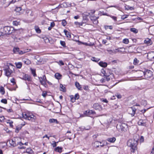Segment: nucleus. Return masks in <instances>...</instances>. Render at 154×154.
<instances>
[{"label":"nucleus","instance_id":"6e6d98bb","mask_svg":"<svg viewBox=\"0 0 154 154\" xmlns=\"http://www.w3.org/2000/svg\"><path fill=\"white\" fill-rule=\"evenodd\" d=\"M116 96L119 99H120V98H121L122 97L121 95L120 94H116Z\"/></svg>","mask_w":154,"mask_h":154},{"label":"nucleus","instance_id":"f704fd0d","mask_svg":"<svg viewBox=\"0 0 154 154\" xmlns=\"http://www.w3.org/2000/svg\"><path fill=\"white\" fill-rule=\"evenodd\" d=\"M74 24L76 26H82L83 25V23H82V22H74Z\"/></svg>","mask_w":154,"mask_h":154},{"label":"nucleus","instance_id":"5fc2aeb1","mask_svg":"<svg viewBox=\"0 0 154 154\" xmlns=\"http://www.w3.org/2000/svg\"><path fill=\"white\" fill-rule=\"evenodd\" d=\"M110 17L112 18L115 21L117 20V17L115 16H110Z\"/></svg>","mask_w":154,"mask_h":154},{"label":"nucleus","instance_id":"864d4df0","mask_svg":"<svg viewBox=\"0 0 154 154\" xmlns=\"http://www.w3.org/2000/svg\"><path fill=\"white\" fill-rule=\"evenodd\" d=\"M101 72L102 73L104 74V75H105L106 73H107L106 72V71H105L103 69H102L101 70Z\"/></svg>","mask_w":154,"mask_h":154},{"label":"nucleus","instance_id":"ea45409f","mask_svg":"<svg viewBox=\"0 0 154 154\" xmlns=\"http://www.w3.org/2000/svg\"><path fill=\"white\" fill-rule=\"evenodd\" d=\"M122 42L125 44H128L129 42V40L128 38H125L122 41Z\"/></svg>","mask_w":154,"mask_h":154},{"label":"nucleus","instance_id":"f8f14e48","mask_svg":"<svg viewBox=\"0 0 154 154\" xmlns=\"http://www.w3.org/2000/svg\"><path fill=\"white\" fill-rule=\"evenodd\" d=\"M98 17H97L94 16H92L90 17V18L91 20L93 22L94 24H97L98 23V21L97 19Z\"/></svg>","mask_w":154,"mask_h":154},{"label":"nucleus","instance_id":"3c124183","mask_svg":"<svg viewBox=\"0 0 154 154\" xmlns=\"http://www.w3.org/2000/svg\"><path fill=\"white\" fill-rule=\"evenodd\" d=\"M127 10H134V8L132 7H130L129 6H127Z\"/></svg>","mask_w":154,"mask_h":154},{"label":"nucleus","instance_id":"bb28decb","mask_svg":"<svg viewBox=\"0 0 154 154\" xmlns=\"http://www.w3.org/2000/svg\"><path fill=\"white\" fill-rule=\"evenodd\" d=\"M62 148L59 146L57 147L55 149V150L57 152L61 153L62 152Z\"/></svg>","mask_w":154,"mask_h":154},{"label":"nucleus","instance_id":"f3484780","mask_svg":"<svg viewBox=\"0 0 154 154\" xmlns=\"http://www.w3.org/2000/svg\"><path fill=\"white\" fill-rule=\"evenodd\" d=\"M107 140L111 143H114L116 140V138L115 137L108 138L107 139Z\"/></svg>","mask_w":154,"mask_h":154},{"label":"nucleus","instance_id":"c03bdc74","mask_svg":"<svg viewBox=\"0 0 154 154\" xmlns=\"http://www.w3.org/2000/svg\"><path fill=\"white\" fill-rule=\"evenodd\" d=\"M31 71L32 74L35 77L36 76V75L35 73V69H31Z\"/></svg>","mask_w":154,"mask_h":154},{"label":"nucleus","instance_id":"72a5a7b5","mask_svg":"<svg viewBox=\"0 0 154 154\" xmlns=\"http://www.w3.org/2000/svg\"><path fill=\"white\" fill-rule=\"evenodd\" d=\"M0 92L3 95L5 94V89L2 86H0Z\"/></svg>","mask_w":154,"mask_h":154},{"label":"nucleus","instance_id":"f257e3e1","mask_svg":"<svg viewBox=\"0 0 154 154\" xmlns=\"http://www.w3.org/2000/svg\"><path fill=\"white\" fill-rule=\"evenodd\" d=\"M22 117L24 119L32 122L35 121L36 119V117L31 113H23Z\"/></svg>","mask_w":154,"mask_h":154},{"label":"nucleus","instance_id":"8fccbe9b","mask_svg":"<svg viewBox=\"0 0 154 154\" xmlns=\"http://www.w3.org/2000/svg\"><path fill=\"white\" fill-rule=\"evenodd\" d=\"M75 100H77L79 98V95L78 94H75L74 97Z\"/></svg>","mask_w":154,"mask_h":154},{"label":"nucleus","instance_id":"a18cd8bd","mask_svg":"<svg viewBox=\"0 0 154 154\" xmlns=\"http://www.w3.org/2000/svg\"><path fill=\"white\" fill-rule=\"evenodd\" d=\"M66 22L65 20H62V25L63 26H65L66 24Z\"/></svg>","mask_w":154,"mask_h":154},{"label":"nucleus","instance_id":"473e14b6","mask_svg":"<svg viewBox=\"0 0 154 154\" xmlns=\"http://www.w3.org/2000/svg\"><path fill=\"white\" fill-rule=\"evenodd\" d=\"M130 31L135 34L137 33L138 32V30L135 28H131Z\"/></svg>","mask_w":154,"mask_h":154},{"label":"nucleus","instance_id":"13d9d810","mask_svg":"<svg viewBox=\"0 0 154 154\" xmlns=\"http://www.w3.org/2000/svg\"><path fill=\"white\" fill-rule=\"evenodd\" d=\"M60 87L62 88V90H61L62 91H64V90L65 89V87L63 86V85H60Z\"/></svg>","mask_w":154,"mask_h":154},{"label":"nucleus","instance_id":"58836bf2","mask_svg":"<svg viewBox=\"0 0 154 154\" xmlns=\"http://www.w3.org/2000/svg\"><path fill=\"white\" fill-rule=\"evenodd\" d=\"M91 60L97 62L100 60V59L94 57H93L91 58Z\"/></svg>","mask_w":154,"mask_h":154},{"label":"nucleus","instance_id":"09e8293b","mask_svg":"<svg viewBox=\"0 0 154 154\" xmlns=\"http://www.w3.org/2000/svg\"><path fill=\"white\" fill-rule=\"evenodd\" d=\"M1 102L2 103H5V104H7V100L6 99H2L1 100Z\"/></svg>","mask_w":154,"mask_h":154},{"label":"nucleus","instance_id":"e2e57ef3","mask_svg":"<svg viewBox=\"0 0 154 154\" xmlns=\"http://www.w3.org/2000/svg\"><path fill=\"white\" fill-rule=\"evenodd\" d=\"M90 126H88L86 128L85 127H84L83 128V129H85L86 130H89L90 129Z\"/></svg>","mask_w":154,"mask_h":154},{"label":"nucleus","instance_id":"f03ea898","mask_svg":"<svg viewBox=\"0 0 154 154\" xmlns=\"http://www.w3.org/2000/svg\"><path fill=\"white\" fill-rule=\"evenodd\" d=\"M116 128L119 131L125 132L127 131L128 127L125 123H120L117 125Z\"/></svg>","mask_w":154,"mask_h":154},{"label":"nucleus","instance_id":"6ab92c4d","mask_svg":"<svg viewBox=\"0 0 154 154\" xmlns=\"http://www.w3.org/2000/svg\"><path fill=\"white\" fill-rule=\"evenodd\" d=\"M75 85L79 90H82V87H81V85L78 82H75Z\"/></svg>","mask_w":154,"mask_h":154},{"label":"nucleus","instance_id":"9d476101","mask_svg":"<svg viewBox=\"0 0 154 154\" xmlns=\"http://www.w3.org/2000/svg\"><path fill=\"white\" fill-rule=\"evenodd\" d=\"M136 109L134 107H131L128 109L129 113L132 116H134L135 114Z\"/></svg>","mask_w":154,"mask_h":154},{"label":"nucleus","instance_id":"c9c22d12","mask_svg":"<svg viewBox=\"0 0 154 154\" xmlns=\"http://www.w3.org/2000/svg\"><path fill=\"white\" fill-rule=\"evenodd\" d=\"M7 145V144L5 142H2L0 143V147L2 148H4Z\"/></svg>","mask_w":154,"mask_h":154},{"label":"nucleus","instance_id":"603ef678","mask_svg":"<svg viewBox=\"0 0 154 154\" xmlns=\"http://www.w3.org/2000/svg\"><path fill=\"white\" fill-rule=\"evenodd\" d=\"M128 16V15H124L122 16L121 19H124L125 18H127Z\"/></svg>","mask_w":154,"mask_h":154},{"label":"nucleus","instance_id":"4d7b16f0","mask_svg":"<svg viewBox=\"0 0 154 154\" xmlns=\"http://www.w3.org/2000/svg\"><path fill=\"white\" fill-rule=\"evenodd\" d=\"M53 143H52V145L53 146V147H55L57 145H56V142L55 141H53Z\"/></svg>","mask_w":154,"mask_h":154},{"label":"nucleus","instance_id":"338daca9","mask_svg":"<svg viewBox=\"0 0 154 154\" xmlns=\"http://www.w3.org/2000/svg\"><path fill=\"white\" fill-rule=\"evenodd\" d=\"M55 26V23L54 22H51V23L50 26L52 27H54Z\"/></svg>","mask_w":154,"mask_h":154},{"label":"nucleus","instance_id":"052dcab7","mask_svg":"<svg viewBox=\"0 0 154 154\" xmlns=\"http://www.w3.org/2000/svg\"><path fill=\"white\" fill-rule=\"evenodd\" d=\"M105 82V79L104 78H103L100 80V82L101 83H103Z\"/></svg>","mask_w":154,"mask_h":154},{"label":"nucleus","instance_id":"49530a36","mask_svg":"<svg viewBox=\"0 0 154 154\" xmlns=\"http://www.w3.org/2000/svg\"><path fill=\"white\" fill-rule=\"evenodd\" d=\"M105 28L106 29H112V26H105Z\"/></svg>","mask_w":154,"mask_h":154},{"label":"nucleus","instance_id":"7c9ffc66","mask_svg":"<svg viewBox=\"0 0 154 154\" xmlns=\"http://www.w3.org/2000/svg\"><path fill=\"white\" fill-rule=\"evenodd\" d=\"M49 122L50 123H55L56 124H58V122L56 119H50Z\"/></svg>","mask_w":154,"mask_h":154},{"label":"nucleus","instance_id":"dca6fc26","mask_svg":"<svg viewBox=\"0 0 154 154\" xmlns=\"http://www.w3.org/2000/svg\"><path fill=\"white\" fill-rule=\"evenodd\" d=\"M149 59L154 60V52L152 51L151 52L148 53L147 55Z\"/></svg>","mask_w":154,"mask_h":154},{"label":"nucleus","instance_id":"ddd939ff","mask_svg":"<svg viewBox=\"0 0 154 154\" xmlns=\"http://www.w3.org/2000/svg\"><path fill=\"white\" fill-rule=\"evenodd\" d=\"M23 74L24 75L23 76V78L22 79H23L27 80L29 81H31V79L30 76L27 74H24L23 73Z\"/></svg>","mask_w":154,"mask_h":154},{"label":"nucleus","instance_id":"cd10ccee","mask_svg":"<svg viewBox=\"0 0 154 154\" xmlns=\"http://www.w3.org/2000/svg\"><path fill=\"white\" fill-rule=\"evenodd\" d=\"M25 124L23 125L22 124V126H17L16 127L15 129V132L16 133H18L19 131L21 129L22 126L25 125Z\"/></svg>","mask_w":154,"mask_h":154},{"label":"nucleus","instance_id":"774afa93","mask_svg":"<svg viewBox=\"0 0 154 154\" xmlns=\"http://www.w3.org/2000/svg\"><path fill=\"white\" fill-rule=\"evenodd\" d=\"M154 152V146L152 147L150 154H153Z\"/></svg>","mask_w":154,"mask_h":154},{"label":"nucleus","instance_id":"37998d69","mask_svg":"<svg viewBox=\"0 0 154 154\" xmlns=\"http://www.w3.org/2000/svg\"><path fill=\"white\" fill-rule=\"evenodd\" d=\"M60 44L61 45L63 46L64 47H66V43L65 42L60 41Z\"/></svg>","mask_w":154,"mask_h":154},{"label":"nucleus","instance_id":"2eb2a0df","mask_svg":"<svg viewBox=\"0 0 154 154\" xmlns=\"http://www.w3.org/2000/svg\"><path fill=\"white\" fill-rule=\"evenodd\" d=\"M89 14V13H88V14L87 15H83V20L82 21V23L83 24L85 23L88 20V15Z\"/></svg>","mask_w":154,"mask_h":154},{"label":"nucleus","instance_id":"412c9836","mask_svg":"<svg viewBox=\"0 0 154 154\" xmlns=\"http://www.w3.org/2000/svg\"><path fill=\"white\" fill-rule=\"evenodd\" d=\"M26 14L28 16H32L33 14H32V11L30 10H27L26 11Z\"/></svg>","mask_w":154,"mask_h":154},{"label":"nucleus","instance_id":"aec40b11","mask_svg":"<svg viewBox=\"0 0 154 154\" xmlns=\"http://www.w3.org/2000/svg\"><path fill=\"white\" fill-rule=\"evenodd\" d=\"M144 42L148 45H150L152 44L151 40L150 39L147 38L144 41Z\"/></svg>","mask_w":154,"mask_h":154},{"label":"nucleus","instance_id":"a878e982","mask_svg":"<svg viewBox=\"0 0 154 154\" xmlns=\"http://www.w3.org/2000/svg\"><path fill=\"white\" fill-rule=\"evenodd\" d=\"M138 77H142L143 76H144V71H140L138 72Z\"/></svg>","mask_w":154,"mask_h":154},{"label":"nucleus","instance_id":"5701e85b","mask_svg":"<svg viewBox=\"0 0 154 154\" xmlns=\"http://www.w3.org/2000/svg\"><path fill=\"white\" fill-rule=\"evenodd\" d=\"M15 64L17 67L19 69L21 68L22 65V63L20 62L15 63Z\"/></svg>","mask_w":154,"mask_h":154},{"label":"nucleus","instance_id":"4468645a","mask_svg":"<svg viewBox=\"0 0 154 154\" xmlns=\"http://www.w3.org/2000/svg\"><path fill=\"white\" fill-rule=\"evenodd\" d=\"M96 113L93 110H88L85 111L84 114L85 115H88L91 114H95Z\"/></svg>","mask_w":154,"mask_h":154},{"label":"nucleus","instance_id":"bf43d9fd","mask_svg":"<svg viewBox=\"0 0 154 154\" xmlns=\"http://www.w3.org/2000/svg\"><path fill=\"white\" fill-rule=\"evenodd\" d=\"M141 103L142 104H143L144 105H146L147 104V102L146 101H145V100H142V101H141Z\"/></svg>","mask_w":154,"mask_h":154},{"label":"nucleus","instance_id":"de8ad7c7","mask_svg":"<svg viewBox=\"0 0 154 154\" xmlns=\"http://www.w3.org/2000/svg\"><path fill=\"white\" fill-rule=\"evenodd\" d=\"M83 88L85 91H88L89 90L88 87V85H84Z\"/></svg>","mask_w":154,"mask_h":154},{"label":"nucleus","instance_id":"69168bd1","mask_svg":"<svg viewBox=\"0 0 154 154\" xmlns=\"http://www.w3.org/2000/svg\"><path fill=\"white\" fill-rule=\"evenodd\" d=\"M47 95V93L45 92H43L42 95L44 97H46V95Z\"/></svg>","mask_w":154,"mask_h":154},{"label":"nucleus","instance_id":"4be33fe9","mask_svg":"<svg viewBox=\"0 0 154 154\" xmlns=\"http://www.w3.org/2000/svg\"><path fill=\"white\" fill-rule=\"evenodd\" d=\"M64 32L67 38H71V35L69 32L65 30H64Z\"/></svg>","mask_w":154,"mask_h":154},{"label":"nucleus","instance_id":"e433bc0d","mask_svg":"<svg viewBox=\"0 0 154 154\" xmlns=\"http://www.w3.org/2000/svg\"><path fill=\"white\" fill-rule=\"evenodd\" d=\"M19 51V48H14L13 51L15 53L18 54Z\"/></svg>","mask_w":154,"mask_h":154},{"label":"nucleus","instance_id":"9b49d317","mask_svg":"<svg viewBox=\"0 0 154 154\" xmlns=\"http://www.w3.org/2000/svg\"><path fill=\"white\" fill-rule=\"evenodd\" d=\"M104 76L106 77V80L107 81H109L111 79H112L113 77V74L112 73H110V75H108V73H106L104 75Z\"/></svg>","mask_w":154,"mask_h":154},{"label":"nucleus","instance_id":"b1692460","mask_svg":"<svg viewBox=\"0 0 154 154\" xmlns=\"http://www.w3.org/2000/svg\"><path fill=\"white\" fill-rule=\"evenodd\" d=\"M26 152L29 154H33V152L30 148H27L26 150Z\"/></svg>","mask_w":154,"mask_h":154},{"label":"nucleus","instance_id":"1a4fd4ad","mask_svg":"<svg viewBox=\"0 0 154 154\" xmlns=\"http://www.w3.org/2000/svg\"><path fill=\"white\" fill-rule=\"evenodd\" d=\"M17 139V138H14L9 140V143L13 147L17 145V144L16 142V139Z\"/></svg>","mask_w":154,"mask_h":154},{"label":"nucleus","instance_id":"6e6552de","mask_svg":"<svg viewBox=\"0 0 154 154\" xmlns=\"http://www.w3.org/2000/svg\"><path fill=\"white\" fill-rule=\"evenodd\" d=\"M5 71V75L7 76H9L12 73L13 71L8 67V68H5L4 69Z\"/></svg>","mask_w":154,"mask_h":154},{"label":"nucleus","instance_id":"7ed1b4c3","mask_svg":"<svg viewBox=\"0 0 154 154\" xmlns=\"http://www.w3.org/2000/svg\"><path fill=\"white\" fill-rule=\"evenodd\" d=\"M127 144L128 146L131 148L136 146L137 144V141L134 139H130L128 140Z\"/></svg>","mask_w":154,"mask_h":154},{"label":"nucleus","instance_id":"a211bd4d","mask_svg":"<svg viewBox=\"0 0 154 154\" xmlns=\"http://www.w3.org/2000/svg\"><path fill=\"white\" fill-rule=\"evenodd\" d=\"M99 65L103 67H106L107 66V63L102 61L100 62L99 63Z\"/></svg>","mask_w":154,"mask_h":154},{"label":"nucleus","instance_id":"0e129e2a","mask_svg":"<svg viewBox=\"0 0 154 154\" xmlns=\"http://www.w3.org/2000/svg\"><path fill=\"white\" fill-rule=\"evenodd\" d=\"M13 25L17 26L18 24V23L17 21H15L13 22Z\"/></svg>","mask_w":154,"mask_h":154},{"label":"nucleus","instance_id":"39448f33","mask_svg":"<svg viewBox=\"0 0 154 154\" xmlns=\"http://www.w3.org/2000/svg\"><path fill=\"white\" fill-rule=\"evenodd\" d=\"M152 76V72L149 70H146L144 71V77L146 79L150 78Z\"/></svg>","mask_w":154,"mask_h":154},{"label":"nucleus","instance_id":"0eeeda50","mask_svg":"<svg viewBox=\"0 0 154 154\" xmlns=\"http://www.w3.org/2000/svg\"><path fill=\"white\" fill-rule=\"evenodd\" d=\"M92 107L96 110L100 111L102 109L101 106L97 103H94L93 104Z\"/></svg>","mask_w":154,"mask_h":154},{"label":"nucleus","instance_id":"4c0bfd02","mask_svg":"<svg viewBox=\"0 0 154 154\" xmlns=\"http://www.w3.org/2000/svg\"><path fill=\"white\" fill-rule=\"evenodd\" d=\"M131 153H132V152L134 153V152H135L136 150H137V147L136 146L131 148Z\"/></svg>","mask_w":154,"mask_h":154},{"label":"nucleus","instance_id":"423d86ee","mask_svg":"<svg viewBox=\"0 0 154 154\" xmlns=\"http://www.w3.org/2000/svg\"><path fill=\"white\" fill-rule=\"evenodd\" d=\"M38 78L41 84L45 86L46 84V82L47 81L45 75H44L42 77H39Z\"/></svg>","mask_w":154,"mask_h":154},{"label":"nucleus","instance_id":"2f4dec72","mask_svg":"<svg viewBox=\"0 0 154 154\" xmlns=\"http://www.w3.org/2000/svg\"><path fill=\"white\" fill-rule=\"evenodd\" d=\"M61 75L59 73H57L55 74V77L57 79H60Z\"/></svg>","mask_w":154,"mask_h":154},{"label":"nucleus","instance_id":"393cba45","mask_svg":"<svg viewBox=\"0 0 154 154\" xmlns=\"http://www.w3.org/2000/svg\"><path fill=\"white\" fill-rule=\"evenodd\" d=\"M138 125L140 126H145L146 125L145 123L143 122V121L142 120H140L138 122Z\"/></svg>","mask_w":154,"mask_h":154},{"label":"nucleus","instance_id":"c756f323","mask_svg":"<svg viewBox=\"0 0 154 154\" xmlns=\"http://www.w3.org/2000/svg\"><path fill=\"white\" fill-rule=\"evenodd\" d=\"M35 29L36 32L37 33H40L41 32V30L40 29L39 27L38 26H35Z\"/></svg>","mask_w":154,"mask_h":154},{"label":"nucleus","instance_id":"680f3d73","mask_svg":"<svg viewBox=\"0 0 154 154\" xmlns=\"http://www.w3.org/2000/svg\"><path fill=\"white\" fill-rule=\"evenodd\" d=\"M11 83H13L14 84H15V79L14 78H12L11 80Z\"/></svg>","mask_w":154,"mask_h":154},{"label":"nucleus","instance_id":"79ce46f5","mask_svg":"<svg viewBox=\"0 0 154 154\" xmlns=\"http://www.w3.org/2000/svg\"><path fill=\"white\" fill-rule=\"evenodd\" d=\"M22 10L21 8L20 7H17L15 9V11L17 12H19Z\"/></svg>","mask_w":154,"mask_h":154},{"label":"nucleus","instance_id":"c85d7f7f","mask_svg":"<svg viewBox=\"0 0 154 154\" xmlns=\"http://www.w3.org/2000/svg\"><path fill=\"white\" fill-rule=\"evenodd\" d=\"M23 61L25 64L27 65H29L31 63L30 61L27 59H23Z\"/></svg>","mask_w":154,"mask_h":154},{"label":"nucleus","instance_id":"a19ab883","mask_svg":"<svg viewBox=\"0 0 154 154\" xmlns=\"http://www.w3.org/2000/svg\"><path fill=\"white\" fill-rule=\"evenodd\" d=\"M139 61L137 60V59L136 58H135L134 61V64L135 65H136L139 63Z\"/></svg>","mask_w":154,"mask_h":154},{"label":"nucleus","instance_id":"20e7f679","mask_svg":"<svg viewBox=\"0 0 154 154\" xmlns=\"http://www.w3.org/2000/svg\"><path fill=\"white\" fill-rule=\"evenodd\" d=\"M14 30V28L5 26L3 28V31L5 34H9L11 33Z\"/></svg>","mask_w":154,"mask_h":154}]
</instances>
